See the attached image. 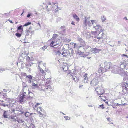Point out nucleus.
I'll list each match as a JSON object with an SVG mask.
<instances>
[{
  "label": "nucleus",
  "mask_w": 128,
  "mask_h": 128,
  "mask_svg": "<svg viewBox=\"0 0 128 128\" xmlns=\"http://www.w3.org/2000/svg\"><path fill=\"white\" fill-rule=\"evenodd\" d=\"M30 83H32V86H33L32 87L33 88L35 89L38 88V84L34 83L33 81L30 80Z\"/></svg>",
  "instance_id": "obj_12"
},
{
  "label": "nucleus",
  "mask_w": 128,
  "mask_h": 128,
  "mask_svg": "<svg viewBox=\"0 0 128 128\" xmlns=\"http://www.w3.org/2000/svg\"><path fill=\"white\" fill-rule=\"evenodd\" d=\"M68 54H67V55H69V56H71V54L70 53V51H68Z\"/></svg>",
  "instance_id": "obj_58"
},
{
  "label": "nucleus",
  "mask_w": 128,
  "mask_h": 128,
  "mask_svg": "<svg viewBox=\"0 0 128 128\" xmlns=\"http://www.w3.org/2000/svg\"><path fill=\"white\" fill-rule=\"evenodd\" d=\"M39 68V70L41 72V73L44 75L45 74V73L44 70H43L40 66H38Z\"/></svg>",
  "instance_id": "obj_18"
},
{
  "label": "nucleus",
  "mask_w": 128,
  "mask_h": 128,
  "mask_svg": "<svg viewBox=\"0 0 128 128\" xmlns=\"http://www.w3.org/2000/svg\"><path fill=\"white\" fill-rule=\"evenodd\" d=\"M58 36V35L57 34H54L53 35L52 38V39L55 40L56 39Z\"/></svg>",
  "instance_id": "obj_21"
},
{
  "label": "nucleus",
  "mask_w": 128,
  "mask_h": 128,
  "mask_svg": "<svg viewBox=\"0 0 128 128\" xmlns=\"http://www.w3.org/2000/svg\"><path fill=\"white\" fill-rule=\"evenodd\" d=\"M107 119L108 121L109 122L110 121V118H107Z\"/></svg>",
  "instance_id": "obj_64"
},
{
  "label": "nucleus",
  "mask_w": 128,
  "mask_h": 128,
  "mask_svg": "<svg viewBox=\"0 0 128 128\" xmlns=\"http://www.w3.org/2000/svg\"><path fill=\"white\" fill-rule=\"evenodd\" d=\"M47 48L48 46H46L42 48H41L40 49L42 50H45L47 49Z\"/></svg>",
  "instance_id": "obj_34"
},
{
  "label": "nucleus",
  "mask_w": 128,
  "mask_h": 128,
  "mask_svg": "<svg viewBox=\"0 0 128 128\" xmlns=\"http://www.w3.org/2000/svg\"><path fill=\"white\" fill-rule=\"evenodd\" d=\"M34 63H33L31 62L29 64H26V65L28 67H30L31 66L34 64Z\"/></svg>",
  "instance_id": "obj_27"
},
{
  "label": "nucleus",
  "mask_w": 128,
  "mask_h": 128,
  "mask_svg": "<svg viewBox=\"0 0 128 128\" xmlns=\"http://www.w3.org/2000/svg\"><path fill=\"white\" fill-rule=\"evenodd\" d=\"M26 36H27L29 35V33L30 32H31V33L32 34V32H31V31L28 30H26Z\"/></svg>",
  "instance_id": "obj_24"
},
{
  "label": "nucleus",
  "mask_w": 128,
  "mask_h": 128,
  "mask_svg": "<svg viewBox=\"0 0 128 128\" xmlns=\"http://www.w3.org/2000/svg\"><path fill=\"white\" fill-rule=\"evenodd\" d=\"M102 22H104L105 20H106V18L104 15H102Z\"/></svg>",
  "instance_id": "obj_26"
},
{
  "label": "nucleus",
  "mask_w": 128,
  "mask_h": 128,
  "mask_svg": "<svg viewBox=\"0 0 128 128\" xmlns=\"http://www.w3.org/2000/svg\"><path fill=\"white\" fill-rule=\"evenodd\" d=\"M28 53L26 51H24L22 54L24 55L25 56H27L28 55Z\"/></svg>",
  "instance_id": "obj_29"
},
{
  "label": "nucleus",
  "mask_w": 128,
  "mask_h": 128,
  "mask_svg": "<svg viewBox=\"0 0 128 128\" xmlns=\"http://www.w3.org/2000/svg\"><path fill=\"white\" fill-rule=\"evenodd\" d=\"M40 103L36 104L35 106V107L38 106V105H40Z\"/></svg>",
  "instance_id": "obj_59"
},
{
  "label": "nucleus",
  "mask_w": 128,
  "mask_h": 128,
  "mask_svg": "<svg viewBox=\"0 0 128 128\" xmlns=\"http://www.w3.org/2000/svg\"><path fill=\"white\" fill-rule=\"evenodd\" d=\"M76 73V70H74L73 72L72 73V72H70V74L72 76V80H74L75 82H78L80 80V78L77 76V74Z\"/></svg>",
  "instance_id": "obj_6"
},
{
  "label": "nucleus",
  "mask_w": 128,
  "mask_h": 128,
  "mask_svg": "<svg viewBox=\"0 0 128 128\" xmlns=\"http://www.w3.org/2000/svg\"><path fill=\"white\" fill-rule=\"evenodd\" d=\"M8 111H4L3 116L5 118H8Z\"/></svg>",
  "instance_id": "obj_14"
},
{
  "label": "nucleus",
  "mask_w": 128,
  "mask_h": 128,
  "mask_svg": "<svg viewBox=\"0 0 128 128\" xmlns=\"http://www.w3.org/2000/svg\"><path fill=\"white\" fill-rule=\"evenodd\" d=\"M23 30V26H22L20 25L17 28V31L18 30H20V32H22Z\"/></svg>",
  "instance_id": "obj_17"
},
{
  "label": "nucleus",
  "mask_w": 128,
  "mask_h": 128,
  "mask_svg": "<svg viewBox=\"0 0 128 128\" xmlns=\"http://www.w3.org/2000/svg\"><path fill=\"white\" fill-rule=\"evenodd\" d=\"M78 40L80 42L81 46L85 45V42L82 39L80 38H78Z\"/></svg>",
  "instance_id": "obj_9"
},
{
  "label": "nucleus",
  "mask_w": 128,
  "mask_h": 128,
  "mask_svg": "<svg viewBox=\"0 0 128 128\" xmlns=\"http://www.w3.org/2000/svg\"><path fill=\"white\" fill-rule=\"evenodd\" d=\"M67 53L66 52H63L62 53V56H63L64 54H67Z\"/></svg>",
  "instance_id": "obj_61"
},
{
  "label": "nucleus",
  "mask_w": 128,
  "mask_h": 128,
  "mask_svg": "<svg viewBox=\"0 0 128 128\" xmlns=\"http://www.w3.org/2000/svg\"><path fill=\"white\" fill-rule=\"evenodd\" d=\"M18 112H20V114H22L24 113V112L22 110H19L18 111Z\"/></svg>",
  "instance_id": "obj_45"
},
{
  "label": "nucleus",
  "mask_w": 128,
  "mask_h": 128,
  "mask_svg": "<svg viewBox=\"0 0 128 128\" xmlns=\"http://www.w3.org/2000/svg\"><path fill=\"white\" fill-rule=\"evenodd\" d=\"M26 57L24 55L22 54L20 55L19 59L21 60V61L23 62L24 60L26 58Z\"/></svg>",
  "instance_id": "obj_13"
},
{
  "label": "nucleus",
  "mask_w": 128,
  "mask_h": 128,
  "mask_svg": "<svg viewBox=\"0 0 128 128\" xmlns=\"http://www.w3.org/2000/svg\"><path fill=\"white\" fill-rule=\"evenodd\" d=\"M111 65V63L106 62L105 63L104 67H100L98 70L96 72L95 75L96 76V75L97 76H100L103 73L110 71Z\"/></svg>",
  "instance_id": "obj_2"
},
{
  "label": "nucleus",
  "mask_w": 128,
  "mask_h": 128,
  "mask_svg": "<svg viewBox=\"0 0 128 128\" xmlns=\"http://www.w3.org/2000/svg\"><path fill=\"white\" fill-rule=\"evenodd\" d=\"M51 79V78H47L46 80V83L47 84H48L50 83V80Z\"/></svg>",
  "instance_id": "obj_32"
},
{
  "label": "nucleus",
  "mask_w": 128,
  "mask_h": 128,
  "mask_svg": "<svg viewBox=\"0 0 128 128\" xmlns=\"http://www.w3.org/2000/svg\"><path fill=\"white\" fill-rule=\"evenodd\" d=\"M71 56H72L74 55V51H73V50H71Z\"/></svg>",
  "instance_id": "obj_51"
},
{
  "label": "nucleus",
  "mask_w": 128,
  "mask_h": 128,
  "mask_svg": "<svg viewBox=\"0 0 128 128\" xmlns=\"http://www.w3.org/2000/svg\"><path fill=\"white\" fill-rule=\"evenodd\" d=\"M32 28L30 26V28H29V30H30V31H31V32L32 31Z\"/></svg>",
  "instance_id": "obj_62"
},
{
  "label": "nucleus",
  "mask_w": 128,
  "mask_h": 128,
  "mask_svg": "<svg viewBox=\"0 0 128 128\" xmlns=\"http://www.w3.org/2000/svg\"><path fill=\"white\" fill-rule=\"evenodd\" d=\"M91 22L93 26V28L97 31L94 33V38H97L98 40L103 38L102 35L104 34V30L100 25L98 24L96 20H91Z\"/></svg>",
  "instance_id": "obj_1"
},
{
  "label": "nucleus",
  "mask_w": 128,
  "mask_h": 128,
  "mask_svg": "<svg viewBox=\"0 0 128 128\" xmlns=\"http://www.w3.org/2000/svg\"><path fill=\"white\" fill-rule=\"evenodd\" d=\"M5 69L4 68H1L0 69V73L2 72L3 71H5Z\"/></svg>",
  "instance_id": "obj_49"
},
{
  "label": "nucleus",
  "mask_w": 128,
  "mask_h": 128,
  "mask_svg": "<svg viewBox=\"0 0 128 128\" xmlns=\"http://www.w3.org/2000/svg\"><path fill=\"white\" fill-rule=\"evenodd\" d=\"M95 74H94V76H96V77L93 78L90 82V84L91 86H96L98 84L99 82V76H97L96 75H95Z\"/></svg>",
  "instance_id": "obj_7"
},
{
  "label": "nucleus",
  "mask_w": 128,
  "mask_h": 128,
  "mask_svg": "<svg viewBox=\"0 0 128 128\" xmlns=\"http://www.w3.org/2000/svg\"><path fill=\"white\" fill-rule=\"evenodd\" d=\"M46 71L49 72H50V71L47 68L46 69Z\"/></svg>",
  "instance_id": "obj_63"
},
{
  "label": "nucleus",
  "mask_w": 128,
  "mask_h": 128,
  "mask_svg": "<svg viewBox=\"0 0 128 128\" xmlns=\"http://www.w3.org/2000/svg\"><path fill=\"white\" fill-rule=\"evenodd\" d=\"M87 20H88L87 18L86 19L85 21L84 22V24L85 26H87V24L88 23Z\"/></svg>",
  "instance_id": "obj_36"
},
{
  "label": "nucleus",
  "mask_w": 128,
  "mask_h": 128,
  "mask_svg": "<svg viewBox=\"0 0 128 128\" xmlns=\"http://www.w3.org/2000/svg\"><path fill=\"white\" fill-rule=\"evenodd\" d=\"M73 17L74 19L78 22L79 21L80 18L76 14H74L73 15Z\"/></svg>",
  "instance_id": "obj_15"
},
{
  "label": "nucleus",
  "mask_w": 128,
  "mask_h": 128,
  "mask_svg": "<svg viewBox=\"0 0 128 128\" xmlns=\"http://www.w3.org/2000/svg\"><path fill=\"white\" fill-rule=\"evenodd\" d=\"M122 56H124V57H125L127 58H128V56L125 54H123L122 55Z\"/></svg>",
  "instance_id": "obj_54"
},
{
  "label": "nucleus",
  "mask_w": 128,
  "mask_h": 128,
  "mask_svg": "<svg viewBox=\"0 0 128 128\" xmlns=\"http://www.w3.org/2000/svg\"><path fill=\"white\" fill-rule=\"evenodd\" d=\"M118 66H114L111 69L110 68V71H111L113 73L120 74L122 76H124L127 74L126 72L120 70Z\"/></svg>",
  "instance_id": "obj_3"
},
{
  "label": "nucleus",
  "mask_w": 128,
  "mask_h": 128,
  "mask_svg": "<svg viewBox=\"0 0 128 128\" xmlns=\"http://www.w3.org/2000/svg\"><path fill=\"white\" fill-rule=\"evenodd\" d=\"M31 16L30 14H28L27 16V17L28 18H29Z\"/></svg>",
  "instance_id": "obj_60"
},
{
  "label": "nucleus",
  "mask_w": 128,
  "mask_h": 128,
  "mask_svg": "<svg viewBox=\"0 0 128 128\" xmlns=\"http://www.w3.org/2000/svg\"><path fill=\"white\" fill-rule=\"evenodd\" d=\"M14 101V100L11 99H8V103L9 104H11L12 102H13V101Z\"/></svg>",
  "instance_id": "obj_37"
},
{
  "label": "nucleus",
  "mask_w": 128,
  "mask_h": 128,
  "mask_svg": "<svg viewBox=\"0 0 128 128\" xmlns=\"http://www.w3.org/2000/svg\"><path fill=\"white\" fill-rule=\"evenodd\" d=\"M22 95H23V96H24L26 98L27 97H28V96H27V94L26 92H24L23 93H22V94H21Z\"/></svg>",
  "instance_id": "obj_39"
},
{
  "label": "nucleus",
  "mask_w": 128,
  "mask_h": 128,
  "mask_svg": "<svg viewBox=\"0 0 128 128\" xmlns=\"http://www.w3.org/2000/svg\"><path fill=\"white\" fill-rule=\"evenodd\" d=\"M128 73L127 72V74L125 76V77L123 78V82L124 84L122 86V88L123 90L122 92H124V94L128 91ZM124 77V76H123Z\"/></svg>",
  "instance_id": "obj_4"
},
{
  "label": "nucleus",
  "mask_w": 128,
  "mask_h": 128,
  "mask_svg": "<svg viewBox=\"0 0 128 128\" xmlns=\"http://www.w3.org/2000/svg\"><path fill=\"white\" fill-rule=\"evenodd\" d=\"M92 50L93 52H94V53L97 54L99 53V52L101 51V50L95 48L92 49Z\"/></svg>",
  "instance_id": "obj_11"
},
{
  "label": "nucleus",
  "mask_w": 128,
  "mask_h": 128,
  "mask_svg": "<svg viewBox=\"0 0 128 128\" xmlns=\"http://www.w3.org/2000/svg\"><path fill=\"white\" fill-rule=\"evenodd\" d=\"M87 74H85L83 76V77L84 78V80H88V78H87Z\"/></svg>",
  "instance_id": "obj_41"
},
{
  "label": "nucleus",
  "mask_w": 128,
  "mask_h": 128,
  "mask_svg": "<svg viewBox=\"0 0 128 128\" xmlns=\"http://www.w3.org/2000/svg\"><path fill=\"white\" fill-rule=\"evenodd\" d=\"M77 54H78L79 55L82 56L83 55L84 52L80 50H78L77 52Z\"/></svg>",
  "instance_id": "obj_23"
},
{
  "label": "nucleus",
  "mask_w": 128,
  "mask_h": 128,
  "mask_svg": "<svg viewBox=\"0 0 128 128\" xmlns=\"http://www.w3.org/2000/svg\"><path fill=\"white\" fill-rule=\"evenodd\" d=\"M42 112H40V111L39 112V114L41 116H43V115L42 114Z\"/></svg>",
  "instance_id": "obj_48"
},
{
  "label": "nucleus",
  "mask_w": 128,
  "mask_h": 128,
  "mask_svg": "<svg viewBox=\"0 0 128 128\" xmlns=\"http://www.w3.org/2000/svg\"><path fill=\"white\" fill-rule=\"evenodd\" d=\"M1 105L4 107L7 106L8 108H9L10 106H12L10 104H1Z\"/></svg>",
  "instance_id": "obj_20"
},
{
  "label": "nucleus",
  "mask_w": 128,
  "mask_h": 128,
  "mask_svg": "<svg viewBox=\"0 0 128 128\" xmlns=\"http://www.w3.org/2000/svg\"><path fill=\"white\" fill-rule=\"evenodd\" d=\"M16 36L19 38L21 36H22V34H20L17 32L16 34Z\"/></svg>",
  "instance_id": "obj_31"
},
{
  "label": "nucleus",
  "mask_w": 128,
  "mask_h": 128,
  "mask_svg": "<svg viewBox=\"0 0 128 128\" xmlns=\"http://www.w3.org/2000/svg\"><path fill=\"white\" fill-rule=\"evenodd\" d=\"M96 91L97 93L98 94L101 96L103 94L104 92V90L100 87H98L96 89Z\"/></svg>",
  "instance_id": "obj_8"
},
{
  "label": "nucleus",
  "mask_w": 128,
  "mask_h": 128,
  "mask_svg": "<svg viewBox=\"0 0 128 128\" xmlns=\"http://www.w3.org/2000/svg\"><path fill=\"white\" fill-rule=\"evenodd\" d=\"M114 105H116V106H120L121 105L119 104H118H118L115 103Z\"/></svg>",
  "instance_id": "obj_53"
},
{
  "label": "nucleus",
  "mask_w": 128,
  "mask_h": 128,
  "mask_svg": "<svg viewBox=\"0 0 128 128\" xmlns=\"http://www.w3.org/2000/svg\"><path fill=\"white\" fill-rule=\"evenodd\" d=\"M22 86L24 88H26L27 86V85L25 82H23L22 84Z\"/></svg>",
  "instance_id": "obj_38"
},
{
  "label": "nucleus",
  "mask_w": 128,
  "mask_h": 128,
  "mask_svg": "<svg viewBox=\"0 0 128 128\" xmlns=\"http://www.w3.org/2000/svg\"><path fill=\"white\" fill-rule=\"evenodd\" d=\"M99 107L102 108V109L104 108V105L103 104H102L101 105L99 106Z\"/></svg>",
  "instance_id": "obj_46"
},
{
  "label": "nucleus",
  "mask_w": 128,
  "mask_h": 128,
  "mask_svg": "<svg viewBox=\"0 0 128 128\" xmlns=\"http://www.w3.org/2000/svg\"><path fill=\"white\" fill-rule=\"evenodd\" d=\"M64 118H65L66 120H69L70 119V118L68 116H64Z\"/></svg>",
  "instance_id": "obj_40"
},
{
  "label": "nucleus",
  "mask_w": 128,
  "mask_h": 128,
  "mask_svg": "<svg viewBox=\"0 0 128 128\" xmlns=\"http://www.w3.org/2000/svg\"><path fill=\"white\" fill-rule=\"evenodd\" d=\"M126 70H128V63L126 64Z\"/></svg>",
  "instance_id": "obj_56"
},
{
  "label": "nucleus",
  "mask_w": 128,
  "mask_h": 128,
  "mask_svg": "<svg viewBox=\"0 0 128 128\" xmlns=\"http://www.w3.org/2000/svg\"><path fill=\"white\" fill-rule=\"evenodd\" d=\"M26 60L28 61H30V57H29V56H26Z\"/></svg>",
  "instance_id": "obj_43"
},
{
  "label": "nucleus",
  "mask_w": 128,
  "mask_h": 128,
  "mask_svg": "<svg viewBox=\"0 0 128 128\" xmlns=\"http://www.w3.org/2000/svg\"><path fill=\"white\" fill-rule=\"evenodd\" d=\"M29 114L30 113L27 112H26L24 114V115L26 117H28L29 116H30Z\"/></svg>",
  "instance_id": "obj_35"
},
{
  "label": "nucleus",
  "mask_w": 128,
  "mask_h": 128,
  "mask_svg": "<svg viewBox=\"0 0 128 128\" xmlns=\"http://www.w3.org/2000/svg\"><path fill=\"white\" fill-rule=\"evenodd\" d=\"M87 24H88L89 26H91V24L90 22L89 21L87 23Z\"/></svg>",
  "instance_id": "obj_57"
},
{
  "label": "nucleus",
  "mask_w": 128,
  "mask_h": 128,
  "mask_svg": "<svg viewBox=\"0 0 128 128\" xmlns=\"http://www.w3.org/2000/svg\"><path fill=\"white\" fill-rule=\"evenodd\" d=\"M81 47H82L83 49L84 50H86L88 48H89V47L88 46L86 45V44L85 45H82V46H81Z\"/></svg>",
  "instance_id": "obj_25"
},
{
  "label": "nucleus",
  "mask_w": 128,
  "mask_h": 128,
  "mask_svg": "<svg viewBox=\"0 0 128 128\" xmlns=\"http://www.w3.org/2000/svg\"><path fill=\"white\" fill-rule=\"evenodd\" d=\"M126 64H124L121 63V64H120V66H119V69L120 70H121L122 71H124V68L125 69H126Z\"/></svg>",
  "instance_id": "obj_10"
},
{
  "label": "nucleus",
  "mask_w": 128,
  "mask_h": 128,
  "mask_svg": "<svg viewBox=\"0 0 128 128\" xmlns=\"http://www.w3.org/2000/svg\"><path fill=\"white\" fill-rule=\"evenodd\" d=\"M31 24V22H28L27 23L25 24L24 25V26H27L28 25H30Z\"/></svg>",
  "instance_id": "obj_33"
},
{
  "label": "nucleus",
  "mask_w": 128,
  "mask_h": 128,
  "mask_svg": "<svg viewBox=\"0 0 128 128\" xmlns=\"http://www.w3.org/2000/svg\"><path fill=\"white\" fill-rule=\"evenodd\" d=\"M73 44L74 48H76L77 49H79L81 47V46H80L79 44H77L75 43H74Z\"/></svg>",
  "instance_id": "obj_16"
},
{
  "label": "nucleus",
  "mask_w": 128,
  "mask_h": 128,
  "mask_svg": "<svg viewBox=\"0 0 128 128\" xmlns=\"http://www.w3.org/2000/svg\"><path fill=\"white\" fill-rule=\"evenodd\" d=\"M38 110H40V111L42 112H44V110H43L42 109V108H38Z\"/></svg>",
  "instance_id": "obj_55"
},
{
  "label": "nucleus",
  "mask_w": 128,
  "mask_h": 128,
  "mask_svg": "<svg viewBox=\"0 0 128 128\" xmlns=\"http://www.w3.org/2000/svg\"><path fill=\"white\" fill-rule=\"evenodd\" d=\"M82 82L84 83H88V80H83Z\"/></svg>",
  "instance_id": "obj_52"
},
{
  "label": "nucleus",
  "mask_w": 128,
  "mask_h": 128,
  "mask_svg": "<svg viewBox=\"0 0 128 128\" xmlns=\"http://www.w3.org/2000/svg\"><path fill=\"white\" fill-rule=\"evenodd\" d=\"M55 42V41H52L50 44V46L52 48H54V46L53 45Z\"/></svg>",
  "instance_id": "obj_28"
},
{
  "label": "nucleus",
  "mask_w": 128,
  "mask_h": 128,
  "mask_svg": "<svg viewBox=\"0 0 128 128\" xmlns=\"http://www.w3.org/2000/svg\"><path fill=\"white\" fill-rule=\"evenodd\" d=\"M56 54H57L60 55L61 54V52L59 50H58L56 52Z\"/></svg>",
  "instance_id": "obj_50"
},
{
  "label": "nucleus",
  "mask_w": 128,
  "mask_h": 128,
  "mask_svg": "<svg viewBox=\"0 0 128 128\" xmlns=\"http://www.w3.org/2000/svg\"><path fill=\"white\" fill-rule=\"evenodd\" d=\"M61 28L62 30L64 32L66 30V29L65 28V26H62Z\"/></svg>",
  "instance_id": "obj_42"
},
{
  "label": "nucleus",
  "mask_w": 128,
  "mask_h": 128,
  "mask_svg": "<svg viewBox=\"0 0 128 128\" xmlns=\"http://www.w3.org/2000/svg\"><path fill=\"white\" fill-rule=\"evenodd\" d=\"M28 91V94H30V95L27 96V98L26 97L23 96V95H20V96L19 99L20 102L22 103L26 101L27 100L29 99V98H32V96L33 94L32 93V92H30L29 90Z\"/></svg>",
  "instance_id": "obj_5"
},
{
  "label": "nucleus",
  "mask_w": 128,
  "mask_h": 128,
  "mask_svg": "<svg viewBox=\"0 0 128 128\" xmlns=\"http://www.w3.org/2000/svg\"><path fill=\"white\" fill-rule=\"evenodd\" d=\"M26 74V78H28L30 80H30H32L33 78V76L30 75L28 76L26 74Z\"/></svg>",
  "instance_id": "obj_22"
},
{
  "label": "nucleus",
  "mask_w": 128,
  "mask_h": 128,
  "mask_svg": "<svg viewBox=\"0 0 128 128\" xmlns=\"http://www.w3.org/2000/svg\"><path fill=\"white\" fill-rule=\"evenodd\" d=\"M91 37V35L90 33H88V34L87 37L88 38H90Z\"/></svg>",
  "instance_id": "obj_47"
},
{
  "label": "nucleus",
  "mask_w": 128,
  "mask_h": 128,
  "mask_svg": "<svg viewBox=\"0 0 128 128\" xmlns=\"http://www.w3.org/2000/svg\"><path fill=\"white\" fill-rule=\"evenodd\" d=\"M46 89H50V91H52L53 90V88H52V86L50 85H47V86L46 87Z\"/></svg>",
  "instance_id": "obj_19"
},
{
  "label": "nucleus",
  "mask_w": 128,
  "mask_h": 128,
  "mask_svg": "<svg viewBox=\"0 0 128 128\" xmlns=\"http://www.w3.org/2000/svg\"><path fill=\"white\" fill-rule=\"evenodd\" d=\"M17 122H18L19 123H22L24 124V123L25 122L24 121V120H22L21 119L17 120Z\"/></svg>",
  "instance_id": "obj_30"
},
{
  "label": "nucleus",
  "mask_w": 128,
  "mask_h": 128,
  "mask_svg": "<svg viewBox=\"0 0 128 128\" xmlns=\"http://www.w3.org/2000/svg\"><path fill=\"white\" fill-rule=\"evenodd\" d=\"M33 126H34L32 124H30L29 126H28V127L29 128H31L32 127V128H33Z\"/></svg>",
  "instance_id": "obj_44"
}]
</instances>
